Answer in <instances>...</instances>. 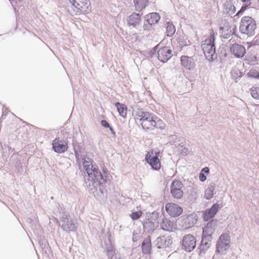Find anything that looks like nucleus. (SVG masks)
I'll use <instances>...</instances> for the list:
<instances>
[{"mask_svg": "<svg viewBox=\"0 0 259 259\" xmlns=\"http://www.w3.org/2000/svg\"><path fill=\"white\" fill-rule=\"evenodd\" d=\"M133 241H135V239H134V238H133Z\"/></svg>", "mask_w": 259, "mask_h": 259, "instance_id": "680f3d73", "label": "nucleus"}, {"mask_svg": "<svg viewBox=\"0 0 259 259\" xmlns=\"http://www.w3.org/2000/svg\"><path fill=\"white\" fill-rule=\"evenodd\" d=\"M197 219L194 214H190L184 218L183 220V226L185 228H189L193 226L196 223Z\"/></svg>", "mask_w": 259, "mask_h": 259, "instance_id": "5701e85b", "label": "nucleus"}, {"mask_svg": "<svg viewBox=\"0 0 259 259\" xmlns=\"http://www.w3.org/2000/svg\"><path fill=\"white\" fill-rule=\"evenodd\" d=\"M257 78H259V72H258V75Z\"/></svg>", "mask_w": 259, "mask_h": 259, "instance_id": "052dcab7", "label": "nucleus"}, {"mask_svg": "<svg viewBox=\"0 0 259 259\" xmlns=\"http://www.w3.org/2000/svg\"><path fill=\"white\" fill-rule=\"evenodd\" d=\"M153 26L150 25V24L146 23L144 21V25H143V29L145 30H150L152 28Z\"/></svg>", "mask_w": 259, "mask_h": 259, "instance_id": "de8ad7c7", "label": "nucleus"}, {"mask_svg": "<svg viewBox=\"0 0 259 259\" xmlns=\"http://www.w3.org/2000/svg\"><path fill=\"white\" fill-rule=\"evenodd\" d=\"M199 178L200 181L202 182H204L206 180V177L205 176L204 174L202 173V172H200L199 174Z\"/></svg>", "mask_w": 259, "mask_h": 259, "instance_id": "8fccbe9b", "label": "nucleus"}, {"mask_svg": "<svg viewBox=\"0 0 259 259\" xmlns=\"http://www.w3.org/2000/svg\"><path fill=\"white\" fill-rule=\"evenodd\" d=\"M143 227L148 233H150L153 232L157 228L158 225L153 222L152 220L148 219L144 222Z\"/></svg>", "mask_w": 259, "mask_h": 259, "instance_id": "bb28decb", "label": "nucleus"}, {"mask_svg": "<svg viewBox=\"0 0 259 259\" xmlns=\"http://www.w3.org/2000/svg\"><path fill=\"white\" fill-rule=\"evenodd\" d=\"M172 243L171 236H162L156 240V245L158 248H165L169 247Z\"/></svg>", "mask_w": 259, "mask_h": 259, "instance_id": "dca6fc26", "label": "nucleus"}, {"mask_svg": "<svg viewBox=\"0 0 259 259\" xmlns=\"http://www.w3.org/2000/svg\"><path fill=\"white\" fill-rule=\"evenodd\" d=\"M236 11V8L231 0L226 1L223 5V13L231 15Z\"/></svg>", "mask_w": 259, "mask_h": 259, "instance_id": "aec40b11", "label": "nucleus"}, {"mask_svg": "<svg viewBox=\"0 0 259 259\" xmlns=\"http://www.w3.org/2000/svg\"><path fill=\"white\" fill-rule=\"evenodd\" d=\"M6 114H7V111L5 110V111H4L3 112L2 116L3 117L4 116L6 115Z\"/></svg>", "mask_w": 259, "mask_h": 259, "instance_id": "4d7b16f0", "label": "nucleus"}, {"mask_svg": "<svg viewBox=\"0 0 259 259\" xmlns=\"http://www.w3.org/2000/svg\"><path fill=\"white\" fill-rule=\"evenodd\" d=\"M115 106L116 107L119 115L123 117H125L126 115V106L124 104L120 103L119 102L115 103Z\"/></svg>", "mask_w": 259, "mask_h": 259, "instance_id": "c756f323", "label": "nucleus"}, {"mask_svg": "<svg viewBox=\"0 0 259 259\" xmlns=\"http://www.w3.org/2000/svg\"><path fill=\"white\" fill-rule=\"evenodd\" d=\"M215 38L213 35L206 39L202 44L201 47L206 59L209 62L217 59V54L215 47Z\"/></svg>", "mask_w": 259, "mask_h": 259, "instance_id": "f03ea898", "label": "nucleus"}, {"mask_svg": "<svg viewBox=\"0 0 259 259\" xmlns=\"http://www.w3.org/2000/svg\"><path fill=\"white\" fill-rule=\"evenodd\" d=\"M178 47L181 50L186 46L191 45L190 41L188 39V37L185 35L180 36L177 39Z\"/></svg>", "mask_w": 259, "mask_h": 259, "instance_id": "c85d7f7f", "label": "nucleus"}, {"mask_svg": "<svg viewBox=\"0 0 259 259\" xmlns=\"http://www.w3.org/2000/svg\"><path fill=\"white\" fill-rule=\"evenodd\" d=\"M72 145L74 151L76 161L77 163H78L79 166H80L79 161L80 159V153H81V150L82 149V146L80 145V144H79L74 139H72Z\"/></svg>", "mask_w": 259, "mask_h": 259, "instance_id": "412c9836", "label": "nucleus"}, {"mask_svg": "<svg viewBox=\"0 0 259 259\" xmlns=\"http://www.w3.org/2000/svg\"><path fill=\"white\" fill-rule=\"evenodd\" d=\"M231 75L234 78L237 79L243 76V73L238 69H235L231 71Z\"/></svg>", "mask_w": 259, "mask_h": 259, "instance_id": "58836bf2", "label": "nucleus"}, {"mask_svg": "<svg viewBox=\"0 0 259 259\" xmlns=\"http://www.w3.org/2000/svg\"><path fill=\"white\" fill-rule=\"evenodd\" d=\"M212 239L202 236L200 244L198 246L197 250L200 256H203L211 245Z\"/></svg>", "mask_w": 259, "mask_h": 259, "instance_id": "9b49d317", "label": "nucleus"}, {"mask_svg": "<svg viewBox=\"0 0 259 259\" xmlns=\"http://www.w3.org/2000/svg\"><path fill=\"white\" fill-rule=\"evenodd\" d=\"M108 128L110 129L112 134L114 136H115L116 135V133H115V132L114 131V130H113V127L112 126H110Z\"/></svg>", "mask_w": 259, "mask_h": 259, "instance_id": "864d4df0", "label": "nucleus"}, {"mask_svg": "<svg viewBox=\"0 0 259 259\" xmlns=\"http://www.w3.org/2000/svg\"><path fill=\"white\" fill-rule=\"evenodd\" d=\"M196 239L191 235L188 234L184 236L182 240V248L188 252H190L196 247Z\"/></svg>", "mask_w": 259, "mask_h": 259, "instance_id": "0eeeda50", "label": "nucleus"}, {"mask_svg": "<svg viewBox=\"0 0 259 259\" xmlns=\"http://www.w3.org/2000/svg\"><path fill=\"white\" fill-rule=\"evenodd\" d=\"M81 162L84 170L85 186L91 193H94L99 189L104 196L106 194V184L111 178L107 168L103 167L101 172L96 163L87 156L82 158Z\"/></svg>", "mask_w": 259, "mask_h": 259, "instance_id": "f257e3e1", "label": "nucleus"}, {"mask_svg": "<svg viewBox=\"0 0 259 259\" xmlns=\"http://www.w3.org/2000/svg\"><path fill=\"white\" fill-rule=\"evenodd\" d=\"M230 236L228 233H222L216 243L215 252L220 254H226L230 248Z\"/></svg>", "mask_w": 259, "mask_h": 259, "instance_id": "423d86ee", "label": "nucleus"}, {"mask_svg": "<svg viewBox=\"0 0 259 259\" xmlns=\"http://www.w3.org/2000/svg\"><path fill=\"white\" fill-rule=\"evenodd\" d=\"M236 31V26L234 27V28L232 30V35L234 34L236 36V34L235 33Z\"/></svg>", "mask_w": 259, "mask_h": 259, "instance_id": "6e6d98bb", "label": "nucleus"}, {"mask_svg": "<svg viewBox=\"0 0 259 259\" xmlns=\"http://www.w3.org/2000/svg\"><path fill=\"white\" fill-rule=\"evenodd\" d=\"M217 223L213 220L209 221L207 225L203 228L202 236L209 238L213 239Z\"/></svg>", "mask_w": 259, "mask_h": 259, "instance_id": "2eb2a0df", "label": "nucleus"}, {"mask_svg": "<svg viewBox=\"0 0 259 259\" xmlns=\"http://www.w3.org/2000/svg\"><path fill=\"white\" fill-rule=\"evenodd\" d=\"M247 61L248 63L251 65H254L258 63V59L255 56L249 58L247 59Z\"/></svg>", "mask_w": 259, "mask_h": 259, "instance_id": "c03bdc74", "label": "nucleus"}, {"mask_svg": "<svg viewBox=\"0 0 259 259\" xmlns=\"http://www.w3.org/2000/svg\"><path fill=\"white\" fill-rule=\"evenodd\" d=\"M39 244L41 249L46 253L49 251L50 246L47 240L45 238H40L39 240Z\"/></svg>", "mask_w": 259, "mask_h": 259, "instance_id": "473e14b6", "label": "nucleus"}, {"mask_svg": "<svg viewBox=\"0 0 259 259\" xmlns=\"http://www.w3.org/2000/svg\"><path fill=\"white\" fill-rule=\"evenodd\" d=\"M149 17V16L146 15L145 16V20L144 21L145 22H146V23H148L150 24V25H151L152 26L154 25V24H152V23H151L150 19V18Z\"/></svg>", "mask_w": 259, "mask_h": 259, "instance_id": "603ef678", "label": "nucleus"}, {"mask_svg": "<svg viewBox=\"0 0 259 259\" xmlns=\"http://www.w3.org/2000/svg\"><path fill=\"white\" fill-rule=\"evenodd\" d=\"M142 214V212L141 211L133 212L131 214V218L133 220H136L141 217Z\"/></svg>", "mask_w": 259, "mask_h": 259, "instance_id": "79ce46f5", "label": "nucleus"}, {"mask_svg": "<svg viewBox=\"0 0 259 259\" xmlns=\"http://www.w3.org/2000/svg\"><path fill=\"white\" fill-rule=\"evenodd\" d=\"M67 142L64 140H61L59 137L56 138L52 142V148L53 150L58 153H63L68 150Z\"/></svg>", "mask_w": 259, "mask_h": 259, "instance_id": "9d476101", "label": "nucleus"}, {"mask_svg": "<svg viewBox=\"0 0 259 259\" xmlns=\"http://www.w3.org/2000/svg\"><path fill=\"white\" fill-rule=\"evenodd\" d=\"M107 255L109 259H116L115 256V250L111 244L106 248Z\"/></svg>", "mask_w": 259, "mask_h": 259, "instance_id": "e433bc0d", "label": "nucleus"}, {"mask_svg": "<svg viewBox=\"0 0 259 259\" xmlns=\"http://www.w3.org/2000/svg\"><path fill=\"white\" fill-rule=\"evenodd\" d=\"M155 116L150 113L143 110H139L136 112L135 119L139 120L145 130H153V124Z\"/></svg>", "mask_w": 259, "mask_h": 259, "instance_id": "20e7f679", "label": "nucleus"}, {"mask_svg": "<svg viewBox=\"0 0 259 259\" xmlns=\"http://www.w3.org/2000/svg\"><path fill=\"white\" fill-rule=\"evenodd\" d=\"M154 122L155 123V124H153L154 125H153V130H154L155 127L159 128L161 130L164 129L165 125L161 119L155 116Z\"/></svg>", "mask_w": 259, "mask_h": 259, "instance_id": "f704fd0d", "label": "nucleus"}, {"mask_svg": "<svg viewBox=\"0 0 259 259\" xmlns=\"http://www.w3.org/2000/svg\"><path fill=\"white\" fill-rule=\"evenodd\" d=\"M159 154V152H156L155 155L152 156L149 152L145 155V161L155 170H159L161 167L160 161L158 158Z\"/></svg>", "mask_w": 259, "mask_h": 259, "instance_id": "1a4fd4ad", "label": "nucleus"}, {"mask_svg": "<svg viewBox=\"0 0 259 259\" xmlns=\"http://www.w3.org/2000/svg\"><path fill=\"white\" fill-rule=\"evenodd\" d=\"M176 32V28L171 22H166V33L169 37H172Z\"/></svg>", "mask_w": 259, "mask_h": 259, "instance_id": "7c9ffc66", "label": "nucleus"}, {"mask_svg": "<svg viewBox=\"0 0 259 259\" xmlns=\"http://www.w3.org/2000/svg\"><path fill=\"white\" fill-rule=\"evenodd\" d=\"M251 3H249L248 4H245L242 5L241 9L237 12L235 16L239 17L241 16L243 13L249 7L251 6Z\"/></svg>", "mask_w": 259, "mask_h": 259, "instance_id": "4c0bfd02", "label": "nucleus"}, {"mask_svg": "<svg viewBox=\"0 0 259 259\" xmlns=\"http://www.w3.org/2000/svg\"><path fill=\"white\" fill-rule=\"evenodd\" d=\"M147 15L149 17V18L150 19L152 24L155 25L158 22L160 19V16L157 13H152Z\"/></svg>", "mask_w": 259, "mask_h": 259, "instance_id": "72a5a7b5", "label": "nucleus"}, {"mask_svg": "<svg viewBox=\"0 0 259 259\" xmlns=\"http://www.w3.org/2000/svg\"><path fill=\"white\" fill-rule=\"evenodd\" d=\"M165 209L167 213L172 217H178L183 212L182 208L174 203H167L165 205Z\"/></svg>", "mask_w": 259, "mask_h": 259, "instance_id": "ddd939ff", "label": "nucleus"}, {"mask_svg": "<svg viewBox=\"0 0 259 259\" xmlns=\"http://www.w3.org/2000/svg\"><path fill=\"white\" fill-rule=\"evenodd\" d=\"M230 49L231 53L237 58L243 57L246 53L244 47L238 44H233Z\"/></svg>", "mask_w": 259, "mask_h": 259, "instance_id": "f3484780", "label": "nucleus"}, {"mask_svg": "<svg viewBox=\"0 0 259 259\" xmlns=\"http://www.w3.org/2000/svg\"><path fill=\"white\" fill-rule=\"evenodd\" d=\"M160 227L164 231L172 232L174 228V223L168 219L164 218L160 224Z\"/></svg>", "mask_w": 259, "mask_h": 259, "instance_id": "393cba45", "label": "nucleus"}, {"mask_svg": "<svg viewBox=\"0 0 259 259\" xmlns=\"http://www.w3.org/2000/svg\"><path fill=\"white\" fill-rule=\"evenodd\" d=\"M201 172L208 174L209 172V169L208 167H204L202 169Z\"/></svg>", "mask_w": 259, "mask_h": 259, "instance_id": "3c124183", "label": "nucleus"}, {"mask_svg": "<svg viewBox=\"0 0 259 259\" xmlns=\"http://www.w3.org/2000/svg\"><path fill=\"white\" fill-rule=\"evenodd\" d=\"M159 44L156 45L154 48H153L150 51V55L151 57H152L154 55L156 54V53H157V51L159 50Z\"/></svg>", "mask_w": 259, "mask_h": 259, "instance_id": "a18cd8bd", "label": "nucleus"}, {"mask_svg": "<svg viewBox=\"0 0 259 259\" xmlns=\"http://www.w3.org/2000/svg\"><path fill=\"white\" fill-rule=\"evenodd\" d=\"M183 185L178 180H174L170 185V193L172 196L177 199H180L183 196V191L182 190Z\"/></svg>", "mask_w": 259, "mask_h": 259, "instance_id": "6e6552de", "label": "nucleus"}, {"mask_svg": "<svg viewBox=\"0 0 259 259\" xmlns=\"http://www.w3.org/2000/svg\"><path fill=\"white\" fill-rule=\"evenodd\" d=\"M220 208V204L218 203H214L210 208L207 209L203 214L204 221H208L209 219L213 218L218 212Z\"/></svg>", "mask_w": 259, "mask_h": 259, "instance_id": "a211bd4d", "label": "nucleus"}, {"mask_svg": "<svg viewBox=\"0 0 259 259\" xmlns=\"http://www.w3.org/2000/svg\"><path fill=\"white\" fill-rule=\"evenodd\" d=\"M252 0H241V1L244 3V4H248L249 3H251L250 2Z\"/></svg>", "mask_w": 259, "mask_h": 259, "instance_id": "5fc2aeb1", "label": "nucleus"}, {"mask_svg": "<svg viewBox=\"0 0 259 259\" xmlns=\"http://www.w3.org/2000/svg\"><path fill=\"white\" fill-rule=\"evenodd\" d=\"M197 196L196 194H195V196L194 197V199H196L197 198Z\"/></svg>", "mask_w": 259, "mask_h": 259, "instance_id": "13d9d810", "label": "nucleus"}, {"mask_svg": "<svg viewBox=\"0 0 259 259\" xmlns=\"http://www.w3.org/2000/svg\"><path fill=\"white\" fill-rule=\"evenodd\" d=\"M133 1L135 10L138 12H141L144 9L148 3V0H133Z\"/></svg>", "mask_w": 259, "mask_h": 259, "instance_id": "cd10ccee", "label": "nucleus"}, {"mask_svg": "<svg viewBox=\"0 0 259 259\" xmlns=\"http://www.w3.org/2000/svg\"><path fill=\"white\" fill-rule=\"evenodd\" d=\"M181 66L187 70H193L195 69L196 63L192 57L183 55L180 58Z\"/></svg>", "mask_w": 259, "mask_h": 259, "instance_id": "4468645a", "label": "nucleus"}, {"mask_svg": "<svg viewBox=\"0 0 259 259\" xmlns=\"http://www.w3.org/2000/svg\"><path fill=\"white\" fill-rule=\"evenodd\" d=\"M215 190L214 185L209 186L205 191V198L207 200L210 199L213 196V191Z\"/></svg>", "mask_w": 259, "mask_h": 259, "instance_id": "2f4dec72", "label": "nucleus"}, {"mask_svg": "<svg viewBox=\"0 0 259 259\" xmlns=\"http://www.w3.org/2000/svg\"><path fill=\"white\" fill-rule=\"evenodd\" d=\"M57 213V215L60 218L61 228L64 231L71 232L76 230L75 224L71 220L70 215L64 211V209L61 207Z\"/></svg>", "mask_w": 259, "mask_h": 259, "instance_id": "39448f33", "label": "nucleus"}, {"mask_svg": "<svg viewBox=\"0 0 259 259\" xmlns=\"http://www.w3.org/2000/svg\"><path fill=\"white\" fill-rule=\"evenodd\" d=\"M250 93L254 99L259 100V84L253 86L250 89Z\"/></svg>", "mask_w": 259, "mask_h": 259, "instance_id": "c9c22d12", "label": "nucleus"}, {"mask_svg": "<svg viewBox=\"0 0 259 259\" xmlns=\"http://www.w3.org/2000/svg\"><path fill=\"white\" fill-rule=\"evenodd\" d=\"M101 124L102 126L106 128H108L110 126L109 122L106 120H102L101 121Z\"/></svg>", "mask_w": 259, "mask_h": 259, "instance_id": "09e8293b", "label": "nucleus"}, {"mask_svg": "<svg viewBox=\"0 0 259 259\" xmlns=\"http://www.w3.org/2000/svg\"><path fill=\"white\" fill-rule=\"evenodd\" d=\"M224 57H226V53L224 54Z\"/></svg>", "mask_w": 259, "mask_h": 259, "instance_id": "bf43d9fd", "label": "nucleus"}, {"mask_svg": "<svg viewBox=\"0 0 259 259\" xmlns=\"http://www.w3.org/2000/svg\"><path fill=\"white\" fill-rule=\"evenodd\" d=\"M172 56V51L168 47H162L157 51L158 59L162 63H166Z\"/></svg>", "mask_w": 259, "mask_h": 259, "instance_id": "f8f14e48", "label": "nucleus"}, {"mask_svg": "<svg viewBox=\"0 0 259 259\" xmlns=\"http://www.w3.org/2000/svg\"><path fill=\"white\" fill-rule=\"evenodd\" d=\"M141 15L142 14L139 13H137L136 12L133 13L127 19V24L130 26L136 28L141 22Z\"/></svg>", "mask_w": 259, "mask_h": 259, "instance_id": "6ab92c4d", "label": "nucleus"}, {"mask_svg": "<svg viewBox=\"0 0 259 259\" xmlns=\"http://www.w3.org/2000/svg\"><path fill=\"white\" fill-rule=\"evenodd\" d=\"M256 23L254 19L250 16H244L241 18L239 31L242 34L251 36L255 34Z\"/></svg>", "mask_w": 259, "mask_h": 259, "instance_id": "7ed1b4c3", "label": "nucleus"}, {"mask_svg": "<svg viewBox=\"0 0 259 259\" xmlns=\"http://www.w3.org/2000/svg\"><path fill=\"white\" fill-rule=\"evenodd\" d=\"M69 2L70 3L72 4V5L73 6H74L76 9H77L78 10V11H79V8H81V3H79L78 2H77L76 1V0H69Z\"/></svg>", "mask_w": 259, "mask_h": 259, "instance_id": "49530a36", "label": "nucleus"}, {"mask_svg": "<svg viewBox=\"0 0 259 259\" xmlns=\"http://www.w3.org/2000/svg\"><path fill=\"white\" fill-rule=\"evenodd\" d=\"M133 241H135V239H134V238H133Z\"/></svg>", "mask_w": 259, "mask_h": 259, "instance_id": "e2e57ef3", "label": "nucleus"}, {"mask_svg": "<svg viewBox=\"0 0 259 259\" xmlns=\"http://www.w3.org/2000/svg\"><path fill=\"white\" fill-rule=\"evenodd\" d=\"M220 28L222 36L224 39L229 38L232 35L231 26L229 23L225 24L224 26L220 27Z\"/></svg>", "mask_w": 259, "mask_h": 259, "instance_id": "b1692460", "label": "nucleus"}, {"mask_svg": "<svg viewBox=\"0 0 259 259\" xmlns=\"http://www.w3.org/2000/svg\"><path fill=\"white\" fill-rule=\"evenodd\" d=\"M176 146H177L179 151L180 152V154L182 155H187V150H186L185 148H184V145L183 142L179 143L178 145L175 144Z\"/></svg>", "mask_w": 259, "mask_h": 259, "instance_id": "ea45409f", "label": "nucleus"}, {"mask_svg": "<svg viewBox=\"0 0 259 259\" xmlns=\"http://www.w3.org/2000/svg\"><path fill=\"white\" fill-rule=\"evenodd\" d=\"M79 2L81 3V7L79 8L80 13H82L83 14H88L91 11V7L90 2L89 0H79Z\"/></svg>", "mask_w": 259, "mask_h": 259, "instance_id": "a878e982", "label": "nucleus"}, {"mask_svg": "<svg viewBox=\"0 0 259 259\" xmlns=\"http://www.w3.org/2000/svg\"><path fill=\"white\" fill-rule=\"evenodd\" d=\"M258 72L255 69H251L247 73V76L250 77L257 78Z\"/></svg>", "mask_w": 259, "mask_h": 259, "instance_id": "a19ab883", "label": "nucleus"}, {"mask_svg": "<svg viewBox=\"0 0 259 259\" xmlns=\"http://www.w3.org/2000/svg\"><path fill=\"white\" fill-rule=\"evenodd\" d=\"M142 252L147 254L151 253L152 249L151 241L150 236L145 238L141 244Z\"/></svg>", "mask_w": 259, "mask_h": 259, "instance_id": "4be33fe9", "label": "nucleus"}, {"mask_svg": "<svg viewBox=\"0 0 259 259\" xmlns=\"http://www.w3.org/2000/svg\"><path fill=\"white\" fill-rule=\"evenodd\" d=\"M248 44L249 47H250L251 46L259 45V36L258 35H256L253 38V39L251 41L248 42Z\"/></svg>", "mask_w": 259, "mask_h": 259, "instance_id": "37998d69", "label": "nucleus"}]
</instances>
